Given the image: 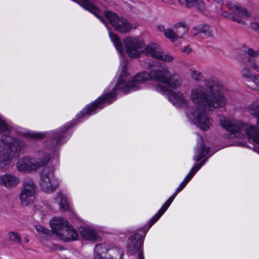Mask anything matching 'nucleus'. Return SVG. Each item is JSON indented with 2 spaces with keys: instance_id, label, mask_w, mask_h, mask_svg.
Listing matches in <instances>:
<instances>
[{
  "instance_id": "nucleus-33",
  "label": "nucleus",
  "mask_w": 259,
  "mask_h": 259,
  "mask_svg": "<svg viewBox=\"0 0 259 259\" xmlns=\"http://www.w3.org/2000/svg\"><path fill=\"white\" fill-rule=\"evenodd\" d=\"M246 66L243 68L241 71V75L243 77L250 80L254 74L251 73L249 69L250 68L249 66H247V63L246 64Z\"/></svg>"
},
{
  "instance_id": "nucleus-25",
  "label": "nucleus",
  "mask_w": 259,
  "mask_h": 259,
  "mask_svg": "<svg viewBox=\"0 0 259 259\" xmlns=\"http://www.w3.org/2000/svg\"><path fill=\"white\" fill-rule=\"evenodd\" d=\"M109 35L111 40L113 43L119 54L121 57H123L124 55V50L120 39L116 34L111 31L109 32Z\"/></svg>"
},
{
  "instance_id": "nucleus-13",
  "label": "nucleus",
  "mask_w": 259,
  "mask_h": 259,
  "mask_svg": "<svg viewBox=\"0 0 259 259\" xmlns=\"http://www.w3.org/2000/svg\"><path fill=\"white\" fill-rule=\"evenodd\" d=\"M112 243H104L97 244L94 249L95 259H106Z\"/></svg>"
},
{
  "instance_id": "nucleus-40",
  "label": "nucleus",
  "mask_w": 259,
  "mask_h": 259,
  "mask_svg": "<svg viewBox=\"0 0 259 259\" xmlns=\"http://www.w3.org/2000/svg\"><path fill=\"white\" fill-rule=\"evenodd\" d=\"M251 27L254 30L259 32V24L256 22L252 23Z\"/></svg>"
},
{
  "instance_id": "nucleus-12",
  "label": "nucleus",
  "mask_w": 259,
  "mask_h": 259,
  "mask_svg": "<svg viewBox=\"0 0 259 259\" xmlns=\"http://www.w3.org/2000/svg\"><path fill=\"white\" fill-rule=\"evenodd\" d=\"M69 224L68 221L61 217H54L50 221L52 233L57 238H58L60 235L62 236L61 233L65 230Z\"/></svg>"
},
{
  "instance_id": "nucleus-17",
  "label": "nucleus",
  "mask_w": 259,
  "mask_h": 259,
  "mask_svg": "<svg viewBox=\"0 0 259 259\" xmlns=\"http://www.w3.org/2000/svg\"><path fill=\"white\" fill-rule=\"evenodd\" d=\"M209 151V149L208 148L205 147L204 146L202 137L200 136L199 137L198 145L193 158L194 160L196 161H198L207 154Z\"/></svg>"
},
{
  "instance_id": "nucleus-28",
  "label": "nucleus",
  "mask_w": 259,
  "mask_h": 259,
  "mask_svg": "<svg viewBox=\"0 0 259 259\" xmlns=\"http://www.w3.org/2000/svg\"><path fill=\"white\" fill-rule=\"evenodd\" d=\"M36 186L33 180L26 179L24 181L21 191L36 195Z\"/></svg>"
},
{
  "instance_id": "nucleus-22",
  "label": "nucleus",
  "mask_w": 259,
  "mask_h": 259,
  "mask_svg": "<svg viewBox=\"0 0 259 259\" xmlns=\"http://www.w3.org/2000/svg\"><path fill=\"white\" fill-rule=\"evenodd\" d=\"M174 199L170 197L162 206L159 210L155 214V215L150 220L149 222V228L151 227L164 213Z\"/></svg>"
},
{
  "instance_id": "nucleus-19",
  "label": "nucleus",
  "mask_w": 259,
  "mask_h": 259,
  "mask_svg": "<svg viewBox=\"0 0 259 259\" xmlns=\"http://www.w3.org/2000/svg\"><path fill=\"white\" fill-rule=\"evenodd\" d=\"M69 127V125L66 124L58 130L51 132V134L53 137V142H55L57 145H59L64 142V141H62V140L64 137V132L68 129Z\"/></svg>"
},
{
  "instance_id": "nucleus-4",
  "label": "nucleus",
  "mask_w": 259,
  "mask_h": 259,
  "mask_svg": "<svg viewBox=\"0 0 259 259\" xmlns=\"http://www.w3.org/2000/svg\"><path fill=\"white\" fill-rule=\"evenodd\" d=\"M219 121L222 126L233 137L243 138L246 136L249 140L258 145L255 150L259 153V131L257 127L236 119H227L222 116L219 117Z\"/></svg>"
},
{
  "instance_id": "nucleus-29",
  "label": "nucleus",
  "mask_w": 259,
  "mask_h": 259,
  "mask_svg": "<svg viewBox=\"0 0 259 259\" xmlns=\"http://www.w3.org/2000/svg\"><path fill=\"white\" fill-rule=\"evenodd\" d=\"M250 113L255 117L257 119V125L259 126V100L253 103L249 108Z\"/></svg>"
},
{
  "instance_id": "nucleus-1",
  "label": "nucleus",
  "mask_w": 259,
  "mask_h": 259,
  "mask_svg": "<svg viewBox=\"0 0 259 259\" xmlns=\"http://www.w3.org/2000/svg\"><path fill=\"white\" fill-rule=\"evenodd\" d=\"M127 63L121 61L122 70L115 83L112 82L99 97L92 103L88 105L77 115L78 119L94 114L106 105L110 104L115 99L118 91L130 92L141 89L143 86L167 95L168 100L176 107H186L189 101L184 95L177 89L181 86V79L178 76L169 78L168 67L163 63L153 61L149 67H155L150 72L142 71L129 77L126 67Z\"/></svg>"
},
{
  "instance_id": "nucleus-6",
  "label": "nucleus",
  "mask_w": 259,
  "mask_h": 259,
  "mask_svg": "<svg viewBox=\"0 0 259 259\" xmlns=\"http://www.w3.org/2000/svg\"><path fill=\"white\" fill-rule=\"evenodd\" d=\"M51 159L50 154L44 151L39 150L35 157L24 156L17 163L18 171L22 172L37 171L40 168L47 164Z\"/></svg>"
},
{
  "instance_id": "nucleus-36",
  "label": "nucleus",
  "mask_w": 259,
  "mask_h": 259,
  "mask_svg": "<svg viewBox=\"0 0 259 259\" xmlns=\"http://www.w3.org/2000/svg\"><path fill=\"white\" fill-rule=\"evenodd\" d=\"M49 240L46 241V243L43 244L44 245L46 246L49 249L53 251H59L62 250V248L61 246L56 244H51L49 242Z\"/></svg>"
},
{
  "instance_id": "nucleus-23",
  "label": "nucleus",
  "mask_w": 259,
  "mask_h": 259,
  "mask_svg": "<svg viewBox=\"0 0 259 259\" xmlns=\"http://www.w3.org/2000/svg\"><path fill=\"white\" fill-rule=\"evenodd\" d=\"M123 250L112 243L106 259H123Z\"/></svg>"
},
{
  "instance_id": "nucleus-10",
  "label": "nucleus",
  "mask_w": 259,
  "mask_h": 259,
  "mask_svg": "<svg viewBox=\"0 0 259 259\" xmlns=\"http://www.w3.org/2000/svg\"><path fill=\"white\" fill-rule=\"evenodd\" d=\"M105 16L114 29L120 33H125L136 28V26H133L125 18L119 17L111 11L106 12Z\"/></svg>"
},
{
  "instance_id": "nucleus-5",
  "label": "nucleus",
  "mask_w": 259,
  "mask_h": 259,
  "mask_svg": "<svg viewBox=\"0 0 259 259\" xmlns=\"http://www.w3.org/2000/svg\"><path fill=\"white\" fill-rule=\"evenodd\" d=\"M25 143L11 137L0 140V168L7 169L10 166L13 157H18Z\"/></svg>"
},
{
  "instance_id": "nucleus-39",
  "label": "nucleus",
  "mask_w": 259,
  "mask_h": 259,
  "mask_svg": "<svg viewBox=\"0 0 259 259\" xmlns=\"http://www.w3.org/2000/svg\"><path fill=\"white\" fill-rule=\"evenodd\" d=\"M250 80L254 83L256 89L259 91V75L254 74Z\"/></svg>"
},
{
  "instance_id": "nucleus-49",
  "label": "nucleus",
  "mask_w": 259,
  "mask_h": 259,
  "mask_svg": "<svg viewBox=\"0 0 259 259\" xmlns=\"http://www.w3.org/2000/svg\"><path fill=\"white\" fill-rule=\"evenodd\" d=\"M25 242H28V240L27 239L25 240Z\"/></svg>"
},
{
  "instance_id": "nucleus-42",
  "label": "nucleus",
  "mask_w": 259,
  "mask_h": 259,
  "mask_svg": "<svg viewBox=\"0 0 259 259\" xmlns=\"http://www.w3.org/2000/svg\"><path fill=\"white\" fill-rule=\"evenodd\" d=\"M191 52V49L189 47V46H186L184 49L182 50V52L188 54Z\"/></svg>"
},
{
  "instance_id": "nucleus-18",
  "label": "nucleus",
  "mask_w": 259,
  "mask_h": 259,
  "mask_svg": "<svg viewBox=\"0 0 259 259\" xmlns=\"http://www.w3.org/2000/svg\"><path fill=\"white\" fill-rule=\"evenodd\" d=\"M179 4L188 8L194 7L200 11L205 9V6L202 0H177Z\"/></svg>"
},
{
  "instance_id": "nucleus-31",
  "label": "nucleus",
  "mask_w": 259,
  "mask_h": 259,
  "mask_svg": "<svg viewBox=\"0 0 259 259\" xmlns=\"http://www.w3.org/2000/svg\"><path fill=\"white\" fill-rule=\"evenodd\" d=\"M209 29V26L206 24H201L193 28L191 33L193 35L200 33H205Z\"/></svg>"
},
{
  "instance_id": "nucleus-32",
  "label": "nucleus",
  "mask_w": 259,
  "mask_h": 259,
  "mask_svg": "<svg viewBox=\"0 0 259 259\" xmlns=\"http://www.w3.org/2000/svg\"><path fill=\"white\" fill-rule=\"evenodd\" d=\"M190 73L191 78L197 82L201 81L203 79V75L199 70L191 69Z\"/></svg>"
},
{
  "instance_id": "nucleus-3",
  "label": "nucleus",
  "mask_w": 259,
  "mask_h": 259,
  "mask_svg": "<svg viewBox=\"0 0 259 259\" xmlns=\"http://www.w3.org/2000/svg\"><path fill=\"white\" fill-rule=\"evenodd\" d=\"M123 43L127 54L132 58H138L144 53L165 62H170L174 60L172 56L162 52L156 44L151 43L144 48V43L139 36H127L123 39Z\"/></svg>"
},
{
  "instance_id": "nucleus-2",
  "label": "nucleus",
  "mask_w": 259,
  "mask_h": 259,
  "mask_svg": "<svg viewBox=\"0 0 259 259\" xmlns=\"http://www.w3.org/2000/svg\"><path fill=\"white\" fill-rule=\"evenodd\" d=\"M191 101L195 104L196 109L213 110L224 106L226 100L218 87L215 85H198L191 90Z\"/></svg>"
},
{
  "instance_id": "nucleus-35",
  "label": "nucleus",
  "mask_w": 259,
  "mask_h": 259,
  "mask_svg": "<svg viewBox=\"0 0 259 259\" xmlns=\"http://www.w3.org/2000/svg\"><path fill=\"white\" fill-rule=\"evenodd\" d=\"M8 238L9 240L16 242H20L21 241V238L17 232H10L8 234Z\"/></svg>"
},
{
  "instance_id": "nucleus-44",
  "label": "nucleus",
  "mask_w": 259,
  "mask_h": 259,
  "mask_svg": "<svg viewBox=\"0 0 259 259\" xmlns=\"http://www.w3.org/2000/svg\"><path fill=\"white\" fill-rule=\"evenodd\" d=\"M179 192H177V191L176 190V192L172 195V196L176 197V196H177V194Z\"/></svg>"
},
{
  "instance_id": "nucleus-30",
  "label": "nucleus",
  "mask_w": 259,
  "mask_h": 259,
  "mask_svg": "<svg viewBox=\"0 0 259 259\" xmlns=\"http://www.w3.org/2000/svg\"><path fill=\"white\" fill-rule=\"evenodd\" d=\"M12 129L11 123L7 122L1 115H0V132L4 133L10 131Z\"/></svg>"
},
{
  "instance_id": "nucleus-20",
  "label": "nucleus",
  "mask_w": 259,
  "mask_h": 259,
  "mask_svg": "<svg viewBox=\"0 0 259 259\" xmlns=\"http://www.w3.org/2000/svg\"><path fill=\"white\" fill-rule=\"evenodd\" d=\"M204 161L198 164H195L194 165L190 172L186 177L185 180L182 182V183L179 185V187L177 188V192H180L185 187V186L187 185L188 182L194 176L195 173L201 168V167L204 164Z\"/></svg>"
},
{
  "instance_id": "nucleus-43",
  "label": "nucleus",
  "mask_w": 259,
  "mask_h": 259,
  "mask_svg": "<svg viewBox=\"0 0 259 259\" xmlns=\"http://www.w3.org/2000/svg\"><path fill=\"white\" fill-rule=\"evenodd\" d=\"M161 1L165 3L172 4L175 3L176 0H161Z\"/></svg>"
},
{
  "instance_id": "nucleus-15",
  "label": "nucleus",
  "mask_w": 259,
  "mask_h": 259,
  "mask_svg": "<svg viewBox=\"0 0 259 259\" xmlns=\"http://www.w3.org/2000/svg\"><path fill=\"white\" fill-rule=\"evenodd\" d=\"M81 237L91 241H98L102 240V237L97 231L91 227L82 228L80 231Z\"/></svg>"
},
{
  "instance_id": "nucleus-16",
  "label": "nucleus",
  "mask_w": 259,
  "mask_h": 259,
  "mask_svg": "<svg viewBox=\"0 0 259 259\" xmlns=\"http://www.w3.org/2000/svg\"><path fill=\"white\" fill-rule=\"evenodd\" d=\"M61 236L58 237V239L64 242H69L76 240L78 238V234L73 227L70 224L65 230L61 233Z\"/></svg>"
},
{
  "instance_id": "nucleus-45",
  "label": "nucleus",
  "mask_w": 259,
  "mask_h": 259,
  "mask_svg": "<svg viewBox=\"0 0 259 259\" xmlns=\"http://www.w3.org/2000/svg\"><path fill=\"white\" fill-rule=\"evenodd\" d=\"M218 3H221L222 2V0H214Z\"/></svg>"
},
{
  "instance_id": "nucleus-24",
  "label": "nucleus",
  "mask_w": 259,
  "mask_h": 259,
  "mask_svg": "<svg viewBox=\"0 0 259 259\" xmlns=\"http://www.w3.org/2000/svg\"><path fill=\"white\" fill-rule=\"evenodd\" d=\"M35 194L21 191L20 200L21 204L23 206H27L32 203L35 199Z\"/></svg>"
},
{
  "instance_id": "nucleus-8",
  "label": "nucleus",
  "mask_w": 259,
  "mask_h": 259,
  "mask_svg": "<svg viewBox=\"0 0 259 259\" xmlns=\"http://www.w3.org/2000/svg\"><path fill=\"white\" fill-rule=\"evenodd\" d=\"M60 181L54 174L53 170L50 167H45L40 174L39 185L41 189L46 193H52L58 187Z\"/></svg>"
},
{
  "instance_id": "nucleus-47",
  "label": "nucleus",
  "mask_w": 259,
  "mask_h": 259,
  "mask_svg": "<svg viewBox=\"0 0 259 259\" xmlns=\"http://www.w3.org/2000/svg\"><path fill=\"white\" fill-rule=\"evenodd\" d=\"M146 233V231H144V236L145 235Z\"/></svg>"
},
{
  "instance_id": "nucleus-41",
  "label": "nucleus",
  "mask_w": 259,
  "mask_h": 259,
  "mask_svg": "<svg viewBox=\"0 0 259 259\" xmlns=\"http://www.w3.org/2000/svg\"><path fill=\"white\" fill-rule=\"evenodd\" d=\"M247 54L251 56H256L258 55V53L256 51H253L252 49H249L247 51Z\"/></svg>"
},
{
  "instance_id": "nucleus-14",
  "label": "nucleus",
  "mask_w": 259,
  "mask_h": 259,
  "mask_svg": "<svg viewBox=\"0 0 259 259\" xmlns=\"http://www.w3.org/2000/svg\"><path fill=\"white\" fill-rule=\"evenodd\" d=\"M19 183L20 179L13 174H6L0 177V184L8 189L15 187Z\"/></svg>"
},
{
  "instance_id": "nucleus-48",
  "label": "nucleus",
  "mask_w": 259,
  "mask_h": 259,
  "mask_svg": "<svg viewBox=\"0 0 259 259\" xmlns=\"http://www.w3.org/2000/svg\"><path fill=\"white\" fill-rule=\"evenodd\" d=\"M171 197L173 199H175V197H174V196H171Z\"/></svg>"
},
{
  "instance_id": "nucleus-9",
  "label": "nucleus",
  "mask_w": 259,
  "mask_h": 259,
  "mask_svg": "<svg viewBox=\"0 0 259 259\" xmlns=\"http://www.w3.org/2000/svg\"><path fill=\"white\" fill-rule=\"evenodd\" d=\"M211 111L195 109L194 111L188 112L187 115L198 127L202 130L207 131L211 125L212 120L206 115V112Z\"/></svg>"
},
{
  "instance_id": "nucleus-7",
  "label": "nucleus",
  "mask_w": 259,
  "mask_h": 259,
  "mask_svg": "<svg viewBox=\"0 0 259 259\" xmlns=\"http://www.w3.org/2000/svg\"><path fill=\"white\" fill-rule=\"evenodd\" d=\"M244 4L245 7L241 6L237 3L229 2L227 4V6L230 13L223 11L221 14L225 17L244 25L246 23L245 20L251 15V11L248 9L251 7L252 3L250 1L247 0L244 2Z\"/></svg>"
},
{
  "instance_id": "nucleus-38",
  "label": "nucleus",
  "mask_w": 259,
  "mask_h": 259,
  "mask_svg": "<svg viewBox=\"0 0 259 259\" xmlns=\"http://www.w3.org/2000/svg\"><path fill=\"white\" fill-rule=\"evenodd\" d=\"M178 30H177L176 34H179L178 38L182 37V36L188 32V28L184 26H182L180 27H177Z\"/></svg>"
},
{
  "instance_id": "nucleus-46",
  "label": "nucleus",
  "mask_w": 259,
  "mask_h": 259,
  "mask_svg": "<svg viewBox=\"0 0 259 259\" xmlns=\"http://www.w3.org/2000/svg\"><path fill=\"white\" fill-rule=\"evenodd\" d=\"M255 20L256 21H259V16H257L255 18Z\"/></svg>"
},
{
  "instance_id": "nucleus-11",
  "label": "nucleus",
  "mask_w": 259,
  "mask_h": 259,
  "mask_svg": "<svg viewBox=\"0 0 259 259\" xmlns=\"http://www.w3.org/2000/svg\"><path fill=\"white\" fill-rule=\"evenodd\" d=\"M143 237L138 233L133 235L127 241V250L132 254L138 253V259H144L141 249L143 242Z\"/></svg>"
},
{
  "instance_id": "nucleus-21",
  "label": "nucleus",
  "mask_w": 259,
  "mask_h": 259,
  "mask_svg": "<svg viewBox=\"0 0 259 259\" xmlns=\"http://www.w3.org/2000/svg\"><path fill=\"white\" fill-rule=\"evenodd\" d=\"M35 230L42 244H45L46 241L49 240L51 238V232L44 226L40 225H36Z\"/></svg>"
},
{
  "instance_id": "nucleus-26",
  "label": "nucleus",
  "mask_w": 259,
  "mask_h": 259,
  "mask_svg": "<svg viewBox=\"0 0 259 259\" xmlns=\"http://www.w3.org/2000/svg\"><path fill=\"white\" fill-rule=\"evenodd\" d=\"M157 29L159 31L164 33V36L172 42H174L178 38L179 34H177L172 29L170 28L166 29L164 26L162 25H159L157 26Z\"/></svg>"
},
{
  "instance_id": "nucleus-37",
  "label": "nucleus",
  "mask_w": 259,
  "mask_h": 259,
  "mask_svg": "<svg viewBox=\"0 0 259 259\" xmlns=\"http://www.w3.org/2000/svg\"><path fill=\"white\" fill-rule=\"evenodd\" d=\"M23 134L25 136H28L35 139H39L42 137L44 135V134L42 133H34L31 131L27 132V133H23Z\"/></svg>"
},
{
  "instance_id": "nucleus-34",
  "label": "nucleus",
  "mask_w": 259,
  "mask_h": 259,
  "mask_svg": "<svg viewBox=\"0 0 259 259\" xmlns=\"http://www.w3.org/2000/svg\"><path fill=\"white\" fill-rule=\"evenodd\" d=\"M247 66L259 73V59L257 61L253 59H248L247 62Z\"/></svg>"
},
{
  "instance_id": "nucleus-27",
  "label": "nucleus",
  "mask_w": 259,
  "mask_h": 259,
  "mask_svg": "<svg viewBox=\"0 0 259 259\" xmlns=\"http://www.w3.org/2000/svg\"><path fill=\"white\" fill-rule=\"evenodd\" d=\"M55 201V202L59 205L61 210L67 211L69 209L67 198L66 196L63 195L61 193L59 192L57 194Z\"/></svg>"
}]
</instances>
